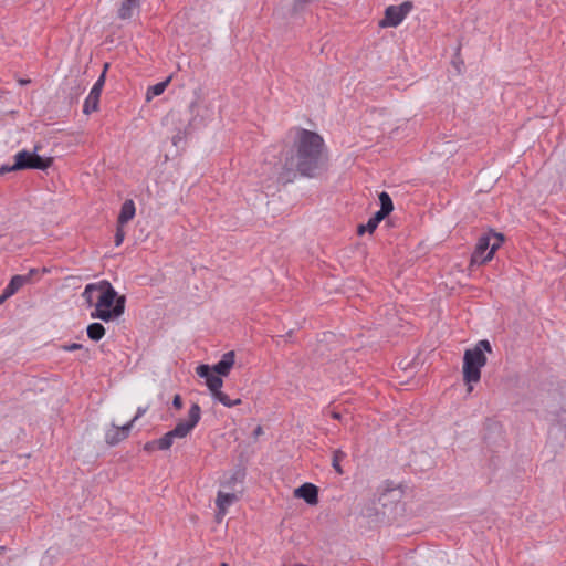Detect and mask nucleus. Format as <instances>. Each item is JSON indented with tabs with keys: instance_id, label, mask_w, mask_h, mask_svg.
Instances as JSON below:
<instances>
[{
	"instance_id": "c85d7f7f",
	"label": "nucleus",
	"mask_w": 566,
	"mask_h": 566,
	"mask_svg": "<svg viewBox=\"0 0 566 566\" xmlns=\"http://www.w3.org/2000/svg\"><path fill=\"white\" fill-rule=\"evenodd\" d=\"M12 171H19V169L14 168V164L0 166V176H3L4 174L12 172Z\"/></svg>"
},
{
	"instance_id": "c756f323",
	"label": "nucleus",
	"mask_w": 566,
	"mask_h": 566,
	"mask_svg": "<svg viewBox=\"0 0 566 566\" xmlns=\"http://www.w3.org/2000/svg\"><path fill=\"white\" fill-rule=\"evenodd\" d=\"M144 450H145V451H147V452H153V451H155V450H158V449H157L156 439H155V440L147 441V442L144 444Z\"/></svg>"
},
{
	"instance_id": "ddd939ff",
	"label": "nucleus",
	"mask_w": 566,
	"mask_h": 566,
	"mask_svg": "<svg viewBox=\"0 0 566 566\" xmlns=\"http://www.w3.org/2000/svg\"><path fill=\"white\" fill-rule=\"evenodd\" d=\"M140 0H122L118 8V18L122 20L130 19L135 12L139 11Z\"/></svg>"
},
{
	"instance_id": "412c9836",
	"label": "nucleus",
	"mask_w": 566,
	"mask_h": 566,
	"mask_svg": "<svg viewBox=\"0 0 566 566\" xmlns=\"http://www.w3.org/2000/svg\"><path fill=\"white\" fill-rule=\"evenodd\" d=\"M346 458V453L340 449H337L333 452L332 467L338 474H343V468L340 467V461Z\"/></svg>"
},
{
	"instance_id": "a878e982",
	"label": "nucleus",
	"mask_w": 566,
	"mask_h": 566,
	"mask_svg": "<svg viewBox=\"0 0 566 566\" xmlns=\"http://www.w3.org/2000/svg\"><path fill=\"white\" fill-rule=\"evenodd\" d=\"M461 43L460 45L457 48V52L453 56V60H452V63L454 65V67L457 69L458 73H461V69L460 66L464 64L463 60L460 59V48H461Z\"/></svg>"
},
{
	"instance_id": "c9c22d12",
	"label": "nucleus",
	"mask_w": 566,
	"mask_h": 566,
	"mask_svg": "<svg viewBox=\"0 0 566 566\" xmlns=\"http://www.w3.org/2000/svg\"><path fill=\"white\" fill-rule=\"evenodd\" d=\"M331 416H332V418H333V419L342 420V413H340V412H338V411L333 410V411L331 412Z\"/></svg>"
},
{
	"instance_id": "5701e85b",
	"label": "nucleus",
	"mask_w": 566,
	"mask_h": 566,
	"mask_svg": "<svg viewBox=\"0 0 566 566\" xmlns=\"http://www.w3.org/2000/svg\"><path fill=\"white\" fill-rule=\"evenodd\" d=\"M312 1L313 0H294L292 9H291V13L293 15L303 13L305 11V9L307 8V6L310 3H312Z\"/></svg>"
},
{
	"instance_id": "4be33fe9",
	"label": "nucleus",
	"mask_w": 566,
	"mask_h": 566,
	"mask_svg": "<svg viewBox=\"0 0 566 566\" xmlns=\"http://www.w3.org/2000/svg\"><path fill=\"white\" fill-rule=\"evenodd\" d=\"M386 218L381 212L376 211L373 217L369 218V220L366 223L367 231L369 233H373L378 224Z\"/></svg>"
},
{
	"instance_id": "b1692460",
	"label": "nucleus",
	"mask_w": 566,
	"mask_h": 566,
	"mask_svg": "<svg viewBox=\"0 0 566 566\" xmlns=\"http://www.w3.org/2000/svg\"><path fill=\"white\" fill-rule=\"evenodd\" d=\"M196 373L200 378H203L207 381L214 371L209 365L201 364L196 368Z\"/></svg>"
},
{
	"instance_id": "473e14b6",
	"label": "nucleus",
	"mask_w": 566,
	"mask_h": 566,
	"mask_svg": "<svg viewBox=\"0 0 566 566\" xmlns=\"http://www.w3.org/2000/svg\"><path fill=\"white\" fill-rule=\"evenodd\" d=\"M39 273V269H30L29 273L25 274L24 276H28L29 277V283L31 282V279L33 275L38 274Z\"/></svg>"
},
{
	"instance_id": "7ed1b4c3",
	"label": "nucleus",
	"mask_w": 566,
	"mask_h": 566,
	"mask_svg": "<svg viewBox=\"0 0 566 566\" xmlns=\"http://www.w3.org/2000/svg\"><path fill=\"white\" fill-rule=\"evenodd\" d=\"M485 352L492 353V346L488 339H481L473 348L465 349L463 355V381L468 386V392L473 390L472 384L481 379V368L486 364Z\"/></svg>"
},
{
	"instance_id": "9d476101",
	"label": "nucleus",
	"mask_w": 566,
	"mask_h": 566,
	"mask_svg": "<svg viewBox=\"0 0 566 566\" xmlns=\"http://www.w3.org/2000/svg\"><path fill=\"white\" fill-rule=\"evenodd\" d=\"M294 495L298 499H303L310 505L318 503V488L310 482L303 483L295 489Z\"/></svg>"
},
{
	"instance_id": "cd10ccee",
	"label": "nucleus",
	"mask_w": 566,
	"mask_h": 566,
	"mask_svg": "<svg viewBox=\"0 0 566 566\" xmlns=\"http://www.w3.org/2000/svg\"><path fill=\"white\" fill-rule=\"evenodd\" d=\"M184 406L182 398L179 394H176L172 398V407L177 410H180Z\"/></svg>"
},
{
	"instance_id": "f03ea898",
	"label": "nucleus",
	"mask_w": 566,
	"mask_h": 566,
	"mask_svg": "<svg viewBox=\"0 0 566 566\" xmlns=\"http://www.w3.org/2000/svg\"><path fill=\"white\" fill-rule=\"evenodd\" d=\"M82 297L88 306L95 307L91 312L92 318L108 323L117 319L125 312V295H118L107 280L87 284Z\"/></svg>"
},
{
	"instance_id": "bb28decb",
	"label": "nucleus",
	"mask_w": 566,
	"mask_h": 566,
	"mask_svg": "<svg viewBox=\"0 0 566 566\" xmlns=\"http://www.w3.org/2000/svg\"><path fill=\"white\" fill-rule=\"evenodd\" d=\"M74 83H75V93H70L71 101L77 98L78 95H81L84 92V90H85V87L82 86L81 83H77L76 80L74 81Z\"/></svg>"
},
{
	"instance_id": "39448f33",
	"label": "nucleus",
	"mask_w": 566,
	"mask_h": 566,
	"mask_svg": "<svg viewBox=\"0 0 566 566\" xmlns=\"http://www.w3.org/2000/svg\"><path fill=\"white\" fill-rule=\"evenodd\" d=\"M505 238L503 233L490 229L483 233L476 242L474 251L471 254V265H482L493 259L495 251L502 245Z\"/></svg>"
},
{
	"instance_id": "f257e3e1",
	"label": "nucleus",
	"mask_w": 566,
	"mask_h": 566,
	"mask_svg": "<svg viewBox=\"0 0 566 566\" xmlns=\"http://www.w3.org/2000/svg\"><path fill=\"white\" fill-rule=\"evenodd\" d=\"M323 137L306 128H297L296 137L283 159L280 180L292 182L297 175L317 178L326 170Z\"/></svg>"
},
{
	"instance_id": "4468645a",
	"label": "nucleus",
	"mask_w": 566,
	"mask_h": 566,
	"mask_svg": "<svg viewBox=\"0 0 566 566\" xmlns=\"http://www.w3.org/2000/svg\"><path fill=\"white\" fill-rule=\"evenodd\" d=\"M136 213L135 203L132 199H127L120 207V211L117 218V223L124 226L129 222Z\"/></svg>"
},
{
	"instance_id": "9b49d317",
	"label": "nucleus",
	"mask_w": 566,
	"mask_h": 566,
	"mask_svg": "<svg viewBox=\"0 0 566 566\" xmlns=\"http://www.w3.org/2000/svg\"><path fill=\"white\" fill-rule=\"evenodd\" d=\"M234 357L235 354L233 350L223 354L221 359L212 366L214 374L222 377L228 376L232 366L234 365Z\"/></svg>"
},
{
	"instance_id": "0eeeda50",
	"label": "nucleus",
	"mask_w": 566,
	"mask_h": 566,
	"mask_svg": "<svg viewBox=\"0 0 566 566\" xmlns=\"http://www.w3.org/2000/svg\"><path fill=\"white\" fill-rule=\"evenodd\" d=\"M413 9V2L410 0L403 1L399 6H389L385 9V17L378 22L381 28L397 27Z\"/></svg>"
},
{
	"instance_id": "dca6fc26",
	"label": "nucleus",
	"mask_w": 566,
	"mask_h": 566,
	"mask_svg": "<svg viewBox=\"0 0 566 566\" xmlns=\"http://www.w3.org/2000/svg\"><path fill=\"white\" fill-rule=\"evenodd\" d=\"M171 78L172 75H169L165 81L159 82L153 86H149L146 93L147 101L151 99L155 96L161 95L165 92L168 84L170 83Z\"/></svg>"
},
{
	"instance_id": "f8f14e48",
	"label": "nucleus",
	"mask_w": 566,
	"mask_h": 566,
	"mask_svg": "<svg viewBox=\"0 0 566 566\" xmlns=\"http://www.w3.org/2000/svg\"><path fill=\"white\" fill-rule=\"evenodd\" d=\"M238 500L234 493H224L219 491L216 499V505L218 509L217 517L223 516L227 513L228 507Z\"/></svg>"
},
{
	"instance_id": "2f4dec72",
	"label": "nucleus",
	"mask_w": 566,
	"mask_h": 566,
	"mask_svg": "<svg viewBox=\"0 0 566 566\" xmlns=\"http://www.w3.org/2000/svg\"><path fill=\"white\" fill-rule=\"evenodd\" d=\"M82 347H83L82 344H78V343H72L67 346H64L65 350H69V352H74V350L81 349Z\"/></svg>"
},
{
	"instance_id": "4c0bfd02",
	"label": "nucleus",
	"mask_w": 566,
	"mask_h": 566,
	"mask_svg": "<svg viewBox=\"0 0 566 566\" xmlns=\"http://www.w3.org/2000/svg\"><path fill=\"white\" fill-rule=\"evenodd\" d=\"M220 566H229L227 563H221Z\"/></svg>"
},
{
	"instance_id": "6e6552de",
	"label": "nucleus",
	"mask_w": 566,
	"mask_h": 566,
	"mask_svg": "<svg viewBox=\"0 0 566 566\" xmlns=\"http://www.w3.org/2000/svg\"><path fill=\"white\" fill-rule=\"evenodd\" d=\"M109 64L105 63L104 69L95 84L93 85L88 96L86 97L84 105H83V113L84 114H91L92 112L97 111L98 104H99V97L103 90V86L105 84L106 78V72L108 70Z\"/></svg>"
},
{
	"instance_id": "6ab92c4d",
	"label": "nucleus",
	"mask_w": 566,
	"mask_h": 566,
	"mask_svg": "<svg viewBox=\"0 0 566 566\" xmlns=\"http://www.w3.org/2000/svg\"><path fill=\"white\" fill-rule=\"evenodd\" d=\"M216 400H218L220 403H222L224 407H234L241 403V399H230V397L224 394L223 391H219L212 396Z\"/></svg>"
},
{
	"instance_id": "7c9ffc66",
	"label": "nucleus",
	"mask_w": 566,
	"mask_h": 566,
	"mask_svg": "<svg viewBox=\"0 0 566 566\" xmlns=\"http://www.w3.org/2000/svg\"><path fill=\"white\" fill-rule=\"evenodd\" d=\"M146 411H147V407H138L135 417L130 421H133V423H134L137 419L143 417Z\"/></svg>"
},
{
	"instance_id": "f3484780",
	"label": "nucleus",
	"mask_w": 566,
	"mask_h": 566,
	"mask_svg": "<svg viewBox=\"0 0 566 566\" xmlns=\"http://www.w3.org/2000/svg\"><path fill=\"white\" fill-rule=\"evenodd\" d=\"M87 336L94 342L101 340L105 335V327L101 323H91L87 328Z\"/></svg>"
},
{
	"instance_id": "f704fd0d",
	"label": "nucleus",
	"mask_w": 566,
	"mask_h": 566,
	"mask_svg": "<svg viewBox=\"0 0 566 566\" xmlns=\"http://www.w3.org/2000/svg\"><path fill=\"white\" fill-rule=\"evenodd\" d=\"M9 297L11 296L6 295V291L3 290L2 293L0 294V305L3 304Z\"/></svg>"
},
{
	"instance_id": "2eb2a0df",
	"label": "nucleus",
	"mask_w": 566,
	"mask_h": 566,
	"mask_svg": "<svg viewBox=\"0 0 566 566\" xmlns=\"http://www.w3.org/2000/svg\"><path fill=\"white\" fill-rule=\"evenodd\" d=\"M29 283V277L23 275H13L8 283V285L3 289L6 291V295H14L23 285Z\"/></svg>"
},
{
	"instance_id": "1a4fd4ad",
	"label": "nucleus",
	"mask_w": 566,
	"mask_h": 566,
	"mask_svg": "<svg viewBox=\"0 0 566 566\" xmlns=\"http://www.w3.org/2000/svg\"><path fill=\"white\" fill-rule=\"evenodd\" d=\"M133 428V421L127 422L122 427L115 424L112 426L105 433V441L108 446H116L120 441L125 440Z\"/></svg>"
},
{
	"instance_id": "a211bd4d",
	"label": "nucleus",
	"mask_w": 566,
	"mask_h": 566,
	"mask_svg": "<svg viewBox=\"0 0 566 566\" xmlns=\"http://www.w3.org/2000/svg\"><path fill=\"white\" fill-rule=\"evenodd\" d=\"M378 198L380 203V209L378 211L381 212L384 216L388 217L390 212L394 210L391 197L389 196L388 192L381 191Z\"/></svg>"
},
{
	"instance_id": "393cba45",
	"label": "nucleus",
	"mask_w": 566,
	"mask_h": 566,
	"mask_svg": "<svg viewBox=\"0 0 566 566\" xmlns=\"http://www.w3.org/2000/svg\"><path fill=\"white\" fill-rule=\"evenodd\" d=\"M124 238H125V231L123 229V226H119L117 223V227H116V232H115V245L116 247H119L123 241H124Z\"/></svg>"
},
{
	"instance_id": "423d86ee",
	"label": "nucleus",
	"mask_w": 566,
	"mask_h": 566,
	"mask_svg": "<svg viewBox=\"0 0 566 566\" xmlns=\"http://www.w3.org/2000/svg\"><path fill=\"white\" fill-rule=\"evenodd\" d=\"M39 147L32 151L22 149L14 155V168L19 170L35 169L46 170L53 164L52 157H42L38 154Z\"/></svg>"
},
{
	"instance_id": "e433bc0d",
	"label": "nucleus",
	"mask_w": 566,
	"mask_h": 566,
	"mask_svg": "<svg viewBox=\"0 0 566 566\" xmlns=\"http://www.w3.org/2000/svg\"><path fill=\"white\" fill-rule=\"evenodd\" d=\"M262 433H263V429H262V427H261V426H258V427L254 429V431H253L254 437H258V436H260V434H262Z\"/></svg>"
},
{
	"instance_id": "72a5a7b5",
	"label": "nucleus",
	"mask_w": 566,
	"mask_h": 566,
	"mask_svg": "<svg viewBox=\"0 0 566 566\" xmlns=\"http://www.w3.org/2000/svg\"><path fill=\"white\" fill-rule=\"evenodd\" d=\"M365 232H368L367 228H366V224H359L358 228H357V233L359 235H363Z\"/></svg>"
},
{
	"instance_id": "20e7f679",
	"label": "nucleus",
	"mask_w": 566,
	"mask_h": 566,
	"mask_svg": "<svg viewBox=\"0 0 566 566\" xmlns=\"http://www.w3.org/2000/svg\"><path fill=\"white\" fill-rule=\"evenodd\" d=\"M201 418V408L198 403H192L188 411V419L179 421L176 427L166 432L161 438L156 439L158 450H168L174 439L186 438L199 423Z\"/></svg>"
},
{
	"instance_id": "aec40b11",
	"label": "nucleus",
	"mask_w": 566,
	"mask_h": 566,
	"mask_svg": "<svg viewBox=\"0 0 566 566\" xmlns=\"http://www.w3.org/2000/svg\"><path fill=\"white\" fill-rule=\"evenodd\" d=\"M222 376L219 375H212L207 381L206 385L209 388L211 395L219 392L221 390V387L223 385V380L221 378Z\"/></svg>"
}]
</instances>
